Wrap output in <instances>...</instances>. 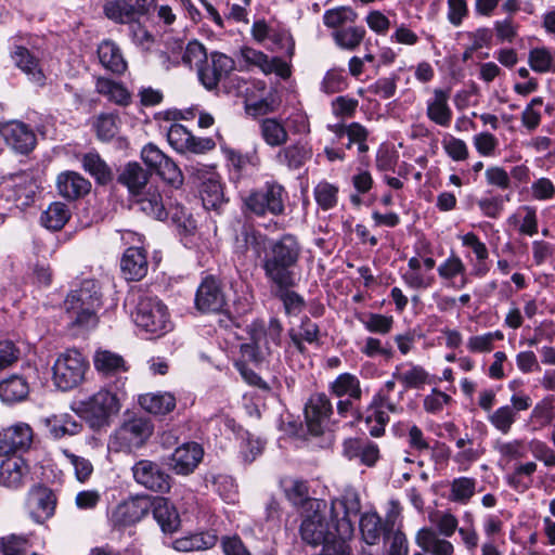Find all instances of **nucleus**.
Masks as SVG:
<instances>
[{"label":"nucleus","instance_id":"3","mask_svg":"<svg viewBox=\"0 0 555 555\" xmlns=\"http://www.w3.org/2000/svg\"><path fill=\"white\" fill-rule=\"evenodd\" d=\"M169 193V190L152 183L138 193L133 203L141 211L156 220L170 217L175 222H180L185 216L184 208L173 203Z\"/></svg>","mask_w":555,"mask_h":555},{"label":"nucleus","instance_id":"31","mask_svg":"<svg viewBox=\"0 0 555 555\" xmlns=\"http://www.w3.org/2000/svg\"><path fill=\"white\" fill-rule=\"evenodd\" d=\"M418 258H410L405 270L402 272V280L404 283L414 289H426L435 283V275L433 270L435 267H428L424 261H418Z\"/></svg>","mask_w":555,"mask_h":555},{"label":"nucleus","instance_id":"6","mask_svg":"<svg viewBox=\"0 0 555 555\" xmlns=\"http://www.w3.org/2000/svg\"><path fill=\"white\" fill-rule=\"evenodd\" d=\"M128 366L124 358L117 353L106 351V416L116 414L126 399L124 390Z\"/></svg>","mask_w":555,"mask_h":555},{"label":"nucleus","instance_id":"4","mask_svg":"<svg viewBox=\"0 0 555 555\" xmlns=\"http://www.w3.org/2000/svg\"><path fill=\"white\" fill-rule=\"evenodd\" d=\"M287 197L284 186L276 182H267L262 188L247 194L243 202L246 210L256 216H280L285 210Z\"/></svg>","mask_w":555,"mask_h":555},{"label":"nucleus","instance_id":"43","mask_svg":"<svg viewBox=\"0 0 555 555\" xmlns=\"http://www.w3.org/2000/svg\"><path fill=\"white\" fill-rule=\"evenodd\" d=\"M119 181L125 184L132 197L134 198L145 186H150L146 171L137 163L128 164L121 175Z\"/></svg>","mask_w":555,"mask_h":555},{"label":"nucleus","instance_id":"44","mask_svg":"<svg viewBox=\"0 0 555 555\" xmlns=\"http://www.w3.org/2000/svg\"><path fill=\"white\" fill-rule=\"evenodd\" d=\"M366 30L362 26H349L335 30L332 35L334 42L344 50L354 51L360 47Z\"/></svg>","mask_w":555,"mask_h":555},{"label":"nucleus","instance_id":"12","mask_svg":"<svg viewBox=\"0 0 555 555\" xmlns=\"http://www.w3.org/2000/svg\"><path fill=\"white\" fill-rule=\"evenodd\" d=\"M152 7L153 0H114L106 4V17L118 24H132L150 15Z\"/></svg>","mask_w":555,"mask_h":555},{"label":"nucleus","instance_id":"45","mask_svg":"<svg viewBox=\"0 0 555 555\" xmlns=\"http://www.w3.org/2000/svg\"><path fill=\"white\" fill-rule=\"evenodd\" d=\"M336 397H348L358 400L361 398L360 380L350 373H343L331 384L330 387Z\"/></svg>","mask_w":555,"mask_h":555},{"label":"nucleus","instance_id":"26","mask_svg":"<svg viewBox=\"0 0 555 555\" xmlns=\"http://www.w3.org/2000/svg\"><path fill=\"white\" fill-rule=\"evenodd\" d=\"M268 247L266 235L254 229H244L235 238L234 254L244 258H260L262 253L266 254Z\"/></svg>","mask_w":555,"mask_h":555},{"label":"nucleus","instance_id":"49","mask_svg":"<svg viewBox=\"0 0 555 555\" xmlns=\"http://www.w3.org/2000/svg\"><path fill=\"white\" fill-rule=\"evenodd\" d=\"M70 217L67 205L61 202L52 203L48 209L41 215V223L50 230L59 231Z\"/></svg>","mask_w":555,"mask_h":555},{"label":"nucleus","instance_id":"42","mask_svg":"<svg viewBox=\"0 0 555 555\" xmlns=\"http://www.w3.org/2000/svg\"><path fill=\"white\" fill-rule=\"evenodd\" d=\"M259 128L261 138L271 147L282 146L288 141L285 125L276 118H263Z\"/></svg>","mask_w":555,"mask_h":555},{"label":"nucleus","instance_id":"55","mask_svg":"<svg viewBox=\"0 0 555 555\" xmlns=\"http://www.w3.org/2000/svg\"><path fill=\"white\" fill-rule=\"evenodd\" d=\"M493 448L499 453L501 461L506 463L522 459L526 455V446L521 439L496 440Z\"/></svg>","mask_w":555,"mask_h":555},{"label":"nucleus","instance_id":"1","mask_svg":"<svg viewBox=\"0 0 555 555\" xmlns=\"http://www.w3.org/2000/svg\"><path fill=\"white\" fill-rule=\"evenodd\" d=\"M360 499L353 489H347L331 507L323 500L309 501L300 526V534L311 545H332L349 540L354 531L353 518L360 512Z\"/></svg>","mask_w":555,"mask_h":555},{"label":"nucleus","instance_id":"36","mask_svg":"<svg viewBox=\"0 0 555 555\" xmlns=\"http://www.w3.org/2000/svg\"><path fill=\"white\" fill-rule=\"evenodd\" d=\"M154 518L166 533L175 532L180 526V518L176 508L165 498L152 501Z\"/></svg>","mask_w":555,"mask_h":555},{"label":"nucleus","instance_id":"18","mask_svg":"<svg viewBox=\"0 0 555 555\" xmlns=\"http://www.w3.org/2000/svg\"><path fill=\"white\" fill-rule=\"evenodd\" d=\"M332 414V404L323 393L313 395L305 408V416L309 431L319 436L323 433Z\"/></svg>","mask_w":555,"mask_h":555},{"label":"nucleus","instance_id":"37","mask_svg":"<svg viewBox=\"0 0 555 555\" xmlns=\"http://www.w3.org/2000/svg\"><path fill=\"white\" fill-rule=\"evenodd\" d=\"M12 59L15 65L28 76L29 80L38 85L44 82V75L39 61L26 48L15 47L12 52Z\"/></svg>","mask_w":555,"mask_h":555},{"label":"nucleus","instance_id":"2","mask_svg":"<svg viewBox=\"0 0 555 555\" xmlns=\"http://www.w3.org/2000/svg\"><path fill=\"white\" fill-rule=\"evenodd\" d=\"M301 254L298 238L293 234H284L269 244L261 260L266 278L279 289L295 285L294 268Z\"/></svg>","mask_w":555,"mask_h":555},{"label":"nucleus","instance_id":"61","mask_svg":"<svg viewBox=\"0 0 555 555\" xmlns=\"http://www.w3.org/2000/svg\"><path fill=\"white\" fill-rule=\"evenodd\" d=\"M269 40L274 46L272 50L284 52L288 57L294 55L295 41L286 28L280 26L273 27Z\"/></svg>","mask_w":555,"mask_h":555},{"label":"nucleus","instance_id":"56","mask_svg":"<svg viewBox=\"0 0 555 555\" xmlns=\"http://www.w3.org/2000/svg\"><path fill=\"white\" fill-rule=\"evenodd\" d=\"M429 521L438 534L450 538L457 529L459 520L450 512L436 511L429 515Z\"/></svg>","mask_w":555,"mask_h":555},{"label":"nucleus","instance_id":"58","mask_svg":"<svg viewBox=\"0 0 555 555\" xmlns=\"http://www.w3.org/2000/svg\"><path fill=\"white\" fill-rule=\"evenodd\" d=\"M405 388H422L429 382V374L418 365H411L403 372L393 375Z\"/></svg>","mask_w":555,"mask_h":555},{"label":"nucleus","instance_id":"14","mask_svg":"<svg viewBox=\"0 0 555 555\" xmlns=\"http://www.w3.org/2000/svg\"><path fill=\"white\" fill-rule=\"evenodd\" d=\"M56 499L53 492L43 486H34L27 493L25 508L38 524L49 519L55 509Z\"/></svg>","mask_w":555,"mask_h":555},{"label":"nucleus","instance_id":"30","mask_svg":"<svg viewBox=\"0 0 555 555\" xmlns=\"http://www.w3.org/2000/svg\"><path fill=\"white\" fill-rule=\"evenodd\" d=\"M56 190L60 196L74 201L89 193L90 182L76 171H63L56 178Z\"/></svg>","mask_w":555,"mask_h":555},{"label":"nucleus","instance_id":"51","mask_svg":"<svg viewBox=\"0 0 555 555\" xmlns=\"http://www.w3.org/2000/svg\"><path fill=\"white\" fill-rule=\"evenodd\" d=\"M127 300L135 305V312H163L165 309V306L156 296L142 289L131 292Z\"/></svg>","mask_w":555,"mask_h":555},{"label":"nucleus","instance_id":"48","mask_svg":"<svg viewBox=\"0 0 555 555\" xmlns=\"http://www.w3.org/2000/svg\"><path fill=\"white\" fill-rule=\"evenodd\" d=\"M528 63L539 74L555 73V53L548 48H533L529 51Z\"/></svg>","mask_w":555,"mask_h":555},{"label":"nucleus","instance_id":"53","mask_svg":"<svg viewBox=\"0 0 555 555\" xmlns=\"http://www.w3.org/2000/svg\"><path fill=\"white\" fill-rule=\"evenodd\" d=\"M360 531L363 540L369 545L379 541L382 533V520L377 513H365L360 519Z\"/></svg>","mask_w":555,"mask_h":555},{"label":"nucleus","instance_id":"20","mask_svg":"<svg viewBox=\"0 0 555 555\" xmlns=\"http://www.w3.org/2000/svg\"><path fill=\"white\" fill-rule=\"evenodd\" d=\"M204 455L203 448L196 442L178 447L171 454L168 466L178 475H189L198 466Z\"/></svg>","mask_w":555,"mask_h":555},{"label":"nucleus","instance_id":"28","mask_svg":"<svg viewBox=\"0 0 555 555\" xmlns=\"http://www.w3.org/2000/svg\"><path fill=\"white\" fill-rule=\"evenodd\" d=\"M450 91L444 89H435L433 96L426 102L427 118L434 124L448 128L452 121V109L449 105Z\"/></svg>","mask_w":555,"mask_h":555},{"label":"nucleus","instance_id":"52","mask_svg":"<svg viewBox=\"0 0 555 555\" xmlns=\"http://www.w3.org/2000/svg\"><path fill=\"white\" fill-rule=\"evenodd\" d=\"M555 418V398L546 396L540 400L531 410L530 421L538 424L540 428L548 426Z\"/></svg>","mask_w":555,"mask_h":555},{"label":"nucleus","instance_id":"5","mask_svg":"<svg viewBox=\"0 0 555 555\" xmlns=\"http://www.w3.org/2000/svg\"><path fill=\"white\" fill-rule=\"evenodd\" d=\"M88 362L77 350L61 353L53 365V383L61 390H69L78 386L86 374Z\"/></svg>","mask_w":555,"mask_h":555},{"label":"nucleus","instance_id":"63","mask_svg":"<svg viewBox=\"0 0 555 555\" xmlns=\"http://www.w3.org/2000/svg\"><path fill=\"white\" fill-rule=\"evenodd\" d=\"M519 25L514 21L513 16H507L504 20L495 21L493 24V36L499 42L512 43L518 36Z\"/></svg>","mask_w":555,"mask_h":555},{"label":"nucleus","instance_id":"57","mask_svg":"<svg viewBox=\"0 0 555 555\" xmlns=\"http://www.w3.org/2000/svg\"><path fill=\"white\" fill-rule=\"evenodd\" d=\"M509 202V196H503V195H491L481 197L477 202V206L479 210L481 211L482 216L490 218V219H499L501 218L504 209H505V203Z\"/></svg>","mask_w":555,"mask_h":555},{"label":"nucleus","instance_id":"46","mask_svg":"<svg viewBox=\"0 0 555 555\" xmlns=\"http://www.w3.org/2000/svg\"><path fill=\"white\" fill-rule=\"evenodd\" d=\"M358 17V14L351 7H337L326 10L323 14V24L335 30L345 28L348 24H353Z\"/></svg>","mask_w":555,"mask_h":555},{"label":"nucleus","instance_id":"17","mask_svg":"<svg viewBox=\"0 0 555 555\" xmlns=\"http://www.w3.org/2000/svg\"><path fill=\"white\" fill-rule=\"evenodd\" d=\"M224 295L218 281L209 275L199 284L195 295V307L199 312H225Z\"/></svg>","mask_w":555,"mask_h":555},{"label":"nucleus","instance_id":"13","mask_svg":"<svg viewBox=\"0 0 555 555\" xmlns=\"http://www.w3.org/2000/svg\"><path fill=\"white\" fill-rule=\"evenodd\" d=\"M167 140L170 146L179 153H205L215 147V142L209 138H196L184 126L172 124L167 131Z\"/></svg>","mask_w":555,"mask_h":555},{"label":"nucleus","instance_id":"60","mask_svg":"<svg viewBox=\"0 0 555 555\" xmlns=\"http://www.w3.org/2000/svg\"><path fill=\"white\" fill-rule=\"evenodd\" d=\"M216 537L207 535H192L188 538L178 539L173 542L175 550L179 552H191L197 550H205L214 546Z\"/></svg>","mask_w":555,"mask_h":555},{"label":"nucleus","instance_id":"41","mask_svg":"<svg viewBox=\"0 0 555 555\" xmlns=\"http://www.w3.org/2000/svg\"><path fill=\"white\" fill-rule=\"evenodd\" d=\"M29 393L27 380L20 375H11L0 382V399L7 403H16L25 400Z\"/></svg>","mask_w":555,"mask_h":555},{"label":"nucleus","instance_id":"15","mask_svg":"<svg viewBox=\"0 0 555 555\" xmlns=\"http://www.w3.org/2000/svg\"><path fill=\"white\" fill-rule=\"evenodd\" d=\"M33 429L26 423H17L0 431V456L26 451L33 443Z\"/></svg>","mask_w":555,"mask_h":555},{"label":"nucleus","instance_id":"38","mask_svg":"<svg viewBox=\"0 0 555 555\" xmlns=\"http://www.w3.org/2000/svg\"><path fill=\"white\" fill-rule=\"evenodd\" d=\"M311 156V149L307 144L297 142L281 149L275 158L280 165H284L289 169H299Z\"/></svg>","mask_w":555,"mask_h":555},{"label":"nucleus","instance_id":"39","mask_svg":"<svg viewBox=\"0 0 555 555\" xmlns=\"http://www.w3.org/2000/svg\"><path fill=\"white\" fill-rule=\"evenodd\" d=\"M508 223L518 227L522 235L533 236L539 232L537 208L531 205H521L509 216Z\"/></svg>","mask_w":555,"mask_h":555},{"label":"nucleus","instance_id":"9","mask_svg":"<svg viewBox=\"0 0 555 555\" xmlns=\"http://www.w3.org/2000/svg\"><path fill=\"white\" fill-rule=\"evenodd\" d=\"M511 404H504L487 416L489 424L502 435H508L518 420V413L527 411L532 405L529 395L518 391L511 396Z\"/></svg>","mask_w":555,"mask_h":555},{"label":"nucleus","instance_id":"54","mask_svg":"<svg viewBox=\"0 0 555 555\" xmlns=\"http://www.w3.org/2000/svg\"><path fill=\"white\" fill-rule=\"evenodd\" d=\"M476 479L469 477H459L451 482L450 496L452 502L466 504L475 494Z\"/></svg>","mask_w":555,"mask_h":555},{"label":"nucleus","instance_id":"7","mask_svg":"<svg viewBox=\"0 0 555 555\" xmlns=\"http://www.w3.org/2000/svg\"><path fill=\"white\" fill-rule=\"evenodd\" d=\"M189 175L199 182V195L205 209L218 210L224 203L223 186L212 167L195 164L186 168Z\"/></svg>","mask_w":555,"mask_h":555},{"label":"nucleus","instance_id":"19","mask_svg":"<svg viewBox=\"0 0 555 555\" xmlns=\"http://www.w3.org/2000/svg\"><path fill=\"white\" fill-rule=\"evenodd\" d=\"M234 68L235 62L232 57L220 52H212L210 61L199 68V79L207 89L212 90Z\"/></svg>","mask_w":555,"mask_h":555},{"label":"nucleus","instance_id":"40","mask_svg":"<svg viewBox=\"0 0 555 555\" xmlns=\"http://www.w3.org/2000/svg\"><path fill=\"white\" fill-rule=\"evenodd\" d=\"M139 403L151 414L165 415L176 408V398L170 392H150L140 396Z\"/></svg>","mask_w":555,"mask_h":555},{"label":"nucleus","instance_id":"22","mask_svg":"<svg viewBox=\"0 0 555 555\" xmlns=\"http://www.w3.org/2000/svg\"><path fill=\"white\" fill-rule=\"evenodd\" d=\"M152 508V500L147 495H137L120 503L113 513V520L119 525H131L140 521Z\"/></svg>","mask_w":555,"mask_h":555},{"label":"nucleus","instance_id":"59","mask_svg":"<svg viewBox=\"0 0 555 555\" xmlns=\"http://www.w3.org/2000/svg\"><path fill=\"white\" fill-rule=\"evenodd\" d=\"M285 494L294 505L305 504L306 509L309 507V501L315 500L309 498V489L307 482L298 479H292L285 482Z\"/></svg>","mask_w":555,"mask_h":555},{"label":"nucleus","instance_id":"50","mask_svg":"<svg viewBox=\"0 0 555 555\" xmlns=\"http://www.w3.org/2000/svg\"><path fill=\"white\" fill-rule=\"evenodd\" d=\"M339 188L328 181H320L313 189V196L318 206L324 210H331L338 204Z\"/></svg>","mask_w":555,"mask_h":555},{"label":"nucleus","instance_id":"33","mask_svg":"<svg viewBox=\"0 0 555 555\" xmlns=\"http://www.w3.org/2000/svg\"><path fill=\"white\" fill-rule=\"evenodd\" d=\"M462 246L469 248L475 255L476 261L472 266L470 275L476 278H483L489 272L490 268L487 263L489 258V250L487 245L474 232H467L459 236Z\"/></svg>","mask_w":555,"mask_h":555},{"label":"nucleus","instance_id":"11","mask_svg":"<svg viewBox=\"0 0 555 555\" xmlns=\"http://www.w3.org/2000/svg\"><path fill=\"white\" fill-rule=\"evenodd\" d=\"M401 410L386 393L376 395L364 416L370 434L374 437L382 436L389 422L388 413H399Z\"/></svg>","mask_w":555,"mask_h":555},{"label":"nucleus","instance_id":"27","mask_svg":"<svg viewBox=\"0 0 555 555\" xmlns=\"http://www.w3.org/2000/svg\"><path fill=\"white\" fill-rule=\"evenodd\" d=\"M29 466L20 456H11L0 464V485L10 489H17L24 486L29 477Z\"/></svg>","mask_w":555,"mask_h":555},{"label":"nucleus","instance_id":"35","mask_svg":"<svg viewBox=\"0 0 555 555\" xmlns=\"http://www.w3.org/2000/svg\"><path fill=\"white\" fill-rule=\"evenodd\" d=\"M132 322L138 335L145 338L159 337L171 330L172 324L167 314H133Z\"/></svg>","mask_w":555,"mask_h":555},{"label":"nucleus","instance_id":"64","mask_svg":"<svg viewBox=\"0 0 555 555\" xmlns=\"http://www.w3.org/2000/svg\"><path fill=\"white\" fill-rule=\"evenodd\" d=\"M531 197L539 202H547L555 198V184L546 178L535 179L530 186Z\"/></svg>","mask_w":555,"mask_h":555},{"label":"nucleus","instance_id":"34","mask_svg":"<svg viewBox=\"0 0 555 555\" xmlns=\"http://www.w3.org/2000/svg\"><path fill=\"white\" fill-rule=\"evenodd\" d=\"M415 543L430 555H453L454 553L453 544L440 537L434 528H421L415 535Z\"/></svg>","mask_w":555,"mask_h":555},{"label":"nucleus","instance_id":"16","mask_svg":"<svg viewBox=\"0 0 555 555\" xmlns=\"http://www.w3.org/2000/svg\"><path fill=\"white\" fill-rule=\"evenodd\" d=\"M0 134L14 151L29 153L36 145L34 131L24 122L11 120L0 125Z\"/></svg>","mask_w":555,"mask_h":555},{"label":"nucleus","instance_id":"10","mask_svg":"<svg viewBox=\"0 0 555 555\" xmlns=\"http://www.w3.org/2000/svg\"><path fill=\"white\" fill-rule=\"evenodd\" d=\"M141 157L143 163L164 181L177 188L183 183V175L179 167L155 144H146L142 149Z\"/></svg>","mask_w":555,"mask_h":555},{"label":"nucleus","instance_id":"32","mask_svg":"<svg viewBox=\"0 0 555 555\" xmlns=\"http://www.w3.org/2000/svg\"><path fill=\"white\" fill-rule=\"evenodd\" d=\"M75 411L91 428L100 429L104 425V392L102 390L76 403Z\"/></svg>","mask_w":555,"mask_h":555},{"label":"nucleus","instance_id":"23","mask_svg":"<svg viewBox=\"0 0 555 555\" xmlns=\"http://www.w3.org/2000/svg\"><path fill=\"white\" fill-rule=\"evenodd\" d=\"M96 284L92 280H85L79 289H72L64 300L66 312H93L96 296Z\"/></svg>","mask_w":555,"mask_h":555},{"label":"nucleus","instance_id":"21","mask_svg":"<svg viewBox=\"0 0 555 555\" xmlns=\"http://www.w3.org/2000/svg\"><path fill=\"white\" fill-rule=\"evenodd\" d=\"M132 472L137 482L150 490L165 492L170 488L169 476L160 470L158 465L152 461H139L133 466Z\"/></svg>","mask_w":555,"mask_h":555},{"label":"nucleus","instance_id":"25","mask_svg":"<svg viewBox=\"0 0 555 555\" xmlns=\"http://www.w3.org/2000/svg\"><path fill=\"white\" fill-rule=\"evenodd\" d=\"M120 270L127 281L142 280L149 271L145 249L139 246L127 248L120 259Z\"/></svg>","mask_w":555,"mask_h":555},{"label":"nucleus","instance_id":"24","mask_svg":"<svg viewBox=\"0 0 555 555\" xmlns=\"http://www.w3.org/2000/svg\"><path fill=\"white\" fill-rule=\"evenodd\" d=\"M438 275L443 284L461 289L468 283L467 268L461 257L451 253L437 268Z\"/></svg>","mask_w":555,"mask_h":555},{"label":"nucleus","instance_id":"29","mask_svg":"<svg viewBox=\"0 0 555 555\" xmlns=\"http://www.w3.org/2000/svg\"><path fill=\"white\" fill-rule=\"evenodd\" d=\"M299 321V324L293 322V326L289 330V337L292 344L289 350L294 349L299 353H304L306 348L304 341L308 344H318L320 330L319 326L312 322L307 315L294 314Z\"/></svg>","mask_w":555,"mask_h":555},{"label":"nucleus","instance_id":"47","mask_svg":"<svg viewBox=\"0 0 555 555\" xmlns=\"http://www.w3.org/2000/svg\"><path fill=\"white\" fill-rule=\"evenodd\" d=\"M149 16H151L152 24L164 33H171L173 29L172 27L178 20V16L170 4H159L156 0H153V7L151 8Z\"/></svg>","mask_w":555,"mask_h":555},{"label":"nucleus","instance_id":"8","mask_svg":"<svg viewBox=\"0 0 555 555\" xmlns=\"http://www.w3.org/2000/svg\"><path fill=\"white\" fill-rule=\"evenodd\" d=\"M152 433L150 421L134 418L118 428L109 439V447L115 451H131L143 446Z\"/></svg>","mask_w":555,"mask_h":555},{"label":"nucleus","instance_id":"62","mask_svg":"<svg viewBox=\"0 0 555 555\" xmlns=\"http://www.w3.org/2000/svg\"><path fill=\"white\" fill-rule=\"evenodd\" d=\"M441 143L443 151L452 160L464 162L469 157L468 146L464 140L447 134Z\"/></svg>","mask_w":555,"mask_h":555}]
</instances>
